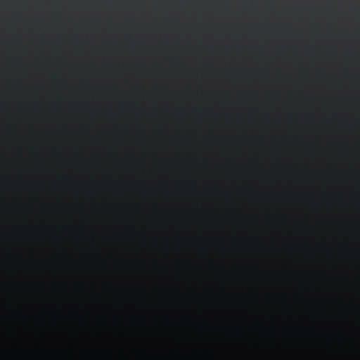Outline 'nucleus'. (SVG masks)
Masks as SVG:
<instances>
[{
    "mask_svg": "<svg viewBox=\"0 0 360 360\" xmlns=\"http://www.w3.org/2000/svg\"><path fill=\"white\" fill-rule=\"evenodd\" d=\"M203 64H206V62H203Z\"/></svg>",
    "mask_w": 360,
    "mask_h": 360,
    "instance_id": "2",
    "label": "nucleus"
},
{
    "mask_svg": "<svg viewBox=\"0 0 360 360\" xmlns=\"http://www.w3.org/2000/svg\"><path fill=\"white\" fill-rule=\"evenodd\" d=\"M203 36H204V37H205V36H206V34H203Z\"/></svg>",
    "mask_w": 360,
    "mask_h": 360,
    "instance_id": "1",
    "label": "nucleus"
}]
</instances>
